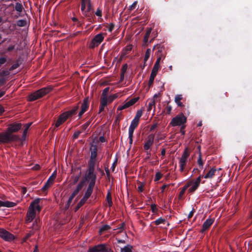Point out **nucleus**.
<instances>
[{
  "mask_svg": "<svg viewBox=\"0 0 252 252\" xmlns=\"http://www.w3.org/2000/svg\"><path fill=\"white\" fill-rule=\"evenodd\" d=\"M96 180V174L94 171H91L87 170L86 173L83 179L80 183H83L82 188L84 186L86 182L90 181L88 186L87 189V191L92 192L95 184Z\"/></svg>",
  "mask_w": 252,
  "mask_h": 252,
  "instance_id": "f257e3e1",
  "label": "nucleus"
},
{
  "mask_svg": "<svg viewBox=\"0 0 252 252\" xmlns=\"http://www.w3.org/2000/svg\"><path fill=\"white\" fill-rule=\"evenodd\" d=\"M52 90V88L51 86H47L39 89L34 93H32L29 96L28 100L32 101L38 99L49 93Z\"/></svg>",
  "mask_w": 252,
  "mask_h": 252,
  "instance_id": "f03ea898",
  "label": "nucleus"
},
{
  "mask_svg": "<svg viewBox=\"0 0 252 252\" xmlns=\"http://www.w3.org/2000/svg\"><path fill=\"white\" fill-rule=\"evenodd\" d=\"M42 199L37 198L32 201L29 206V210L26 215V223H29L32 222L35 218L36 212L35 211V204H39Z\"/></svg>",
  "mask_w": 252,
  "mask_h": 252,
  "instance_id": "7ed1b4c3",
  "label": "nucleus"
},
{
  "mask_svg": "<svg viewBox=\"0 0 252 252\" xmlns=\"http://www.w3.org/2000/svg\"><path fill=\"white\" fill-rule=\"evenodd\" d=\"M19 140L20 137L18 135L11 134L7 130L6 132L0 133V143H9Z\"/></svg>",
  "mask_w": 252,
  "mask_h": 252,
  "instance_id": "20e7f679",
  "label": "nucleus"
},
{
  "mask_svg": "<svg viewBox=\"0 0 252 252\" xmlns=\"http://www.w3.org/2000/svg\"><path fill=\"white\" fill-rule=\"evenodd\" d=\"M161 60V56L158 55V59H157V61L154 64V67L152 69V72L150 75V77L148 82L149 88H150L153 85L155 78L156 76L158 71V70L160 68L159 63Z\"/></svg>",
  "mask_w": 252,
  "mask_h": 252,
  "instance_id": "39448f33",
  "label": "nucleus"
},
{
  "mask_svg": "<svg viewBox=\"0 0 252 252\" xmlns=\"http://www.w3.org/2000/svg\"><path fill=\"white\" fill-rule=\"evenodd\" d=\"M187 118L183 113H181L173 118L170 123V125L172 126H181L186 123Z\"/></svg>",
  "mask_w": 252,
  "mask_h": 252,
  "instance_id": "423d86ee",
  "label": "nucleus"
},
{
  "mask_svg": "<svg viewBox=\"0 0 252 252\" xmlns=\"http://www.w3.org/2000/svg\"><path fill=\"white\" fill-rule=\"evenodd\" d=\"M104 36L103 34L100 33L96 35L92 40L90 45V48L93 49L98 46L103 40Z\"/></svg>",
  "mask_w": 252,
  "mask_h": 252,
  "instance_id": "0eeeda50",
  "label": "nucleus"
},
{
  "mask_svg": "<svg viewBox=\"0 0 252 252\" xmlns=\"http://www.w3.org/2000/svg\"><path fill=\"white\" fill-rule=\"evenodd\" d=\"M0 237L7 241L14 239V236L12 234L3 228L0 229Z\"/></svg>",
  "mask_w": 252,
  "mask_h": 252,
  "instance_id": "6e6552de",
  "label": "nucleus"
},
{
  "mask_svg": "<svg viewBox=\"0 0 252 252\" xmlns=\"http://www.w3.org/2000/svg\"><path fill=\"white\" fill-rule=\"evenodd\" d=\"M22 127V124L20 123L15 122L9 125L7 130L11 134L18 132Z\"/></svg>",
  "mask_w": 252,
  "mask_h": 252,
  "instance_id": "1a4fd4ad",
  "label": "nucleus"
},
{
  "mask_svg": "<svg viewBox=\"0 0 252 252\" xmlns=\"http://www.w3.org/2000/svg\"><path fill=\"white\" fill-rule=\"evenodd\" d=\"M56 177V171H54L49 177L44 185L41 189L43 192L46 191L53 184L54 181Z\"/></svg>",
  "mask_w": 252,
  "mask_h": 252,
  "instance_id": "9d476101",
  "label": "nucleus"
},
{
  "mask_svg": "<svg viewBox=\"0 0 252 252\" xmlns=\"http://www.w3.org/2000/svg\"><path fill=\"white\" fill-rule=\"evenodd\" d=\"M89 106V98L88 97L84 99L81 106V110L79 112V118H81L83 114L87 111Z\"/></svg>",
  "mask_w": 252,
  "mask_h": 252,
  "instance_id": "9b49d317",
  "label": "nucleus"
},
{
  "mask_svg": "<svg viewBox=\"0 0 252 252\" xmlns=\"http://www.w3.org/2000/svg\"><path fill=\"white\" fill-rule=\"evenodd\" d=\"M92 192L88 191H86L85 194L83 198L78 202L77 206L75 207V211H77L81 207H82L86 202V201L91 196Z\"/></svg>",
  "mask_w": 252,
  "mask_h": 252,
  "instance_id": "f8f14e48",
  "label": "nucleus"
},
{
  "mask_svg": "<svg viewBox=\"0 0 252 252\" xmlns=\"http://www.w3.org/2000/svg\"><path fill=\"white\" fill-rule=\"evenodd\" d=\"M106 249L105 244H101L90 248L88 252H104Z\"/></svg>",
  "mask_w": 252,
  "mask_h": 252,
  "instance_id": "ddd939ff",
  "label": "nucleus"
},
{
  "mask_svg": "<svg viewBox=\"0 0 252 252\" xmlns=\"http://www.w3.org/2000/svg\"><path fill=\"white\" fill-rule=\"evenodd\" d=\"M214 222V219L208 218L202 225V229L200 232L202 233H204L206 230H208Z\"/></svg>",
  "mask_w": 252,
  "mask_h": 252,
  "instance_id": "4468645a",
  "label": "nucleus"
},
{
  "mask_svg": "<svg viewBox=\"0 0 252 252\" xmlns=\"http://www.w3.org/2000/svg\"><path fill=\"white\" fill-rule=\"evenodd\" d=\"M68 118L67 116L66 115V114L63 112L62 114H61L56 122L55 125V126L56 127H58L59 126H60L61 125H62L63 123H64Z\"/></svg>",
  "mask_w": 252,
  "mask_h": 252,
  "instance_id": "2eb2a0df",
  "label": "nucleus"
},
{
  "mask_svg": "<svg viewBox=\"0 0 252 252\" xmlns=\"http://www.w3.org/2000/svg\"><path fill=\"white\" fill-rule=\"evenodd\" d=\"M155 138L154 134H150L148 137V139L146 141L144 145V149L146 151L149 150L151 147L152 146L154 143V140Z\"/></svg>",
  "mask_w": 252,
  "mask_h": 252,
  "instance_id": "dca6fc26",
  "label": "nucleus"
},
{
  "mask_svg": "<svg viewBox=\"0 0 252 252\" xmlns=\"http://www.w3.org/2000/svg\"><path fill=\"white\" fill-rule=\"evenodd\" d=\"M91 156L90 158L96 159L97 155V146L96 145L92 144L90 147Z\"/></svg>",
  "mask_w": 252,
  "mask_h": 252,
  "instance_id": "f3484780",
  "label": "nucleus"
},
{
  "mask_svg": "<svg viewBox=\"0 0 252 252\" xmlns=\"http://www.w3.org/2000/svg\"><path fill=\"white\" fill-rule=\"evenodd\" d=\"M83 183H79L77 185L76 189L72 192L71 195L69 196L68 199L72 201L74 197L79 193V192L82 189Z\"/></svg>",
  "mask_w": 252,
  "mask_h": 252,
  "instance_id": "a211bd4d",
  "label": "nucleus"
},
{
  "mask_svg": "<svg viewBox=\"0 0 252 252\" xmlns=\"http://www.w3.org/2000/svg\"><path fill=\"white\" fill-rule=\"evenodd\" d=\"M93 10L92 11H88V9H87L86 12H84V13L83 15L85 17L87 18V20L90 23H93L94 22V15L93 14Z\"/></svg>",
  "mask_w": 252,
  "mask_h": 252,
  "instance_id": "6ab92c4d",
  "label": "nucleus"
},
{
  "mask_svg": "<svg viewBox=\"0 0 252 252\" xmlns=\"http://www.w3.org/2000/svg\"><path fill=\"white\" fill-rule=\"evenodd\" d=\"M79 106L78 103L76 106H74L72 109L65 111L64 112V113L66 114V115L69 118L76 114L77 111L79 109Z\"/></svg>",
  "mask_w": 252,
  "mask_h": 252,
  "instance_id": "aec40b11",
  "label": "nucleus"
},
{
  "mask_svg": "<svg viewBox=\"0 0 252 252\" xmlns=\"http://www.w3.org/2000/svg\"><path fill=\"white\" fill-rule=\"evenodd\" d=\"M96 165V159L90 158L88 164V170L94 171Z\"/></svg>",
  "mask_w": 252,
  "mask_h": 252,
  "instance_id": "412c9836",
  "label": "nucleus"
},
{
  "mask_svg": "<svg viewBox=\"0 0 252 252\" xmlns=\"http://www.w3.org/2000/svg\"><path fill=\"white\" fill-rule=\"evenodd\" d=\"M192 184V182L191 181L189 182L186 185H185L182 189L180 191L179 195V198L181 199L183 195L185 193L186 190Z\"/></svg>",
  "mask_w": 252,
  "mask_h": 252,
  "instance_id": "4be33fe9",
  "label": "nucleus"
},
{
  "mask_svg": "<svg viewBox=\"0 0 252 252\" xmlns=\"http://www.w3.org/2000/svg\"><path fill=\"white\" fill-rule=\"evenodd\" d=\"M81 3L87 6L88 11H92L93 10V5L91 3V0H81Z\"/></svg>",
  "mask_w": 252,
  "mask_h": 252,
  "instance_id": "5701e85b",
  "label": "nucleus"
},
{
  "mask_svg": "<svg viewBox=\"0 0 252 252\" xmlns=\"http://www.w3.org/2000/svg\"><path fill=\"white\" fill-rule=\"evenodd\" d=\"M216 172L215 168H211L210 171L204 176L205 179L212 178Z\"/></svg>",
  "mask_w": 252,
  "mask_h": 252,
  "instance_id": "b1692460",
  "label": "nucleus"
},
{
  "mask_svg": "<svg viewBox=\"0 0 252 252\" xmlns=\"http://www.w3.org/2000/svg\"><path fill=\"white\" fill-rule=\"evenodd\" d=\"M182 95H177L175 97V102L177 104V105L179 107H184V105L181 102V100L182 99Z\"/></svg>",
  "mask_w": 252,
  "mask_h": 252,
  "instance_id": "393cba45",
  "label": "nucleus"
},
{
  "mask_svg": "<svg viewBox=\"0 0 252 252\" xmlns=\"http://www.w3.org/2000/svg\"><path fill=\"white\" fill-rule=\"evenodd\" d=\"M152 29L149 28L147 30L143 39V42L145 44H146L148 42L149 36L151 33Z\"/></svg>",
  "mask_w": 252,
  "mask_h": 252,
  "instance_id": "a878e982",
  "label": "nucleus"
},
{
  "mask_svg": "<svg viewBox=\"0 0 252 252\" xmlns=\"http://www.w3.org/2000/svg\"><path fill=\"white\" fill-rule=\"evenodd\" d=\"M39 221H40V220L39 219H35V220L34 221V222L32 224V228L33 230H37L39 229V228L40 227Z\"/></svg>",
  "mask_w": 252,
  "mask_h": 252,
  "instance_id": "bb28decb",
  "label": "nucleus"
},
{
  "mask_svg": "<svg viewBox=\"0 0 252 252\" xmlns=\"http://www.w3.org/2000/svg\"><path fill=\"white\" fill-rule=\"evenodd\" d=\"M111 229V227L110 225L108 224H105L103 225L99 230V234H102L103 233L105 232L106 231L109 230Z\"/></svg>",
  "mask_w": 252,
  "mask_h": 252,
  "instance_id": "cd10ccee",
  "label": "nucleus"
},
{
  "mask_svg": "<svg viewBox=\"0 0 252 252\" xmlns=\"http://www.w3.org/2000/svg\"><path fill=\"white\" fill-rule=\"evenodd\" d=\"M187 160H186L185 159L180 158V161H179V164H180V170L181 172H183L184 171L185 166H186V163H187Z\"/></svg>",
  "mask_w": 252,
  "mask_h": 252,
  "instance_id": "c85d7f7f",
  "label": "nucleus"
},
{
  "mask_svg": "<svg viewBox=\"0 0 252 252\" xmlns=\"http://www.w3.org/2000/svg\"><path fill=\"white\" fill-rule=\"evenodd\" d=\"M16 205V203L9 201H3V207H6L8 208L10 207H13Z\"/></svg>",
  "mask_w": 252,
  "mask_h": 252,
  "instance_id": "c756f323",
  "label": "nucleus"
},
{
  "mask_svg": "<svg viewBox=\"0 0 252 252\" xmlns=\"http://www.w3.org/2000/svg\"><path fill=\"white\" fill-rule=\"evenodd\" d=\"M23 6L22 3L16 2L15 4V9L19 13L22 12L23 9Z\"/></svg>",
  "mask_w": 252,
  "mask_h": 252,
  "instance_id": "7c9ffc66",
  "label": "nucleus"
},
{
  "mask_svg": "<svg viewBox=\"0 0 252 252\" xmlns=\"http://www.w3.org/2000/svg\"><path fill=\"white\" fill-rule=\"evenodd\" d=\"M199 185L200 184L194 182L192 186L189 189V192L190 193H193L197 189Z\"/></svg>",
  "mask_w": 252,
  "mask_h": 252,
  "instance_id": "2f4dec72",
  "label": "nucleus"
},
{
  "mask_svg": "<svg viewBox=\"0 0 252 252\" xmlns=\"http://www.w3.org/2000/svg\"><path fill=\"white\" fill-rule=\"evenodd\" d=\"M166 221L165 219L162 218H159L155 221H153V223L156 225H158L160 224H164Z\"/></svg>",
  "mask_w": 252,
  "mask_h": 252,
  "instance_id": "473e14b6",
  "label": "nucleus"
},
{
  "mask_svg": "<svg viewBox=\"0 0 252 252\" xmlns=\"http://www.w3.org/2000/svg\"><path fill=\"white\" fill-rule=\"evenodd\" d=\"M106 200L107 201L109 207H111L113 205V202L112 201L111 194L109 191L107 193Z\"/></svg>",
  "mask_w": 252,
  "mask_h": 252,
  "instance_id": "72a5a7b5",
  "label": "nucleus"
},
{
  "mask_svg": "<svg viewBox=\"0 0 252 252\" xmlns=\"http://www.w3.org/2000/svg\"><path fill=\"white\" fill-rule=\"evenodd\" d=\"M108 99L107 97L101 96L100 99V104L105 107L107 106Z\"/></svg>",
  "mask_w": 252,
  "mask_h": 252,
  "instance_id": "f704fd0d",
  "label": "nucleus"
},
{
  "mask_svg": "<svg viewBox=\"0 0 252 252\" xmlns=\"http://www.w3.org/2000/svg\"><path fill=\"white\" fill-rule=\"evenodd\" d=\"M189 153L188 151V148H186L185 150L184 153H183L181 158L187 160L188 158H189Z\"/></svg>",
  "mask_w": 252,
  "mask_h": 252,
  "instance_id": "c9c22d12",
  "label": "nucleus"
},
{
  "mask_svg": "<svg viewBox=\"0 0 252 252\" xmlns=\"http://www.w3.org/2000/svg\"><path fill=\"white\" fill-rule=\"evenodd\" d=\"M132 246L130 245H127L124 248L121 249V252H132Z\"/></svg>",
  "mask_w": 252,
  "mask_h": 252,
  "instance_id": "e433bc0d",
  "label": "nucleus"
},
{
  "mask_svg": "<svg viewBox=\"0 0 252 252\" xmlns=\"http://www.w3.org/2000/svg\"><path fill=\"white\" fill-rule=\"evenodd\" d=\"M118 96H119V94L118 93H116V94L110 95L108 97L107 96V98L108 99V102L109 103H111L116 98H117L118 97Z\"/></svg>",
  "mask_w": 252,
  "mask_h": 252,
  "instance_id": "4c0bfd02",
  "label": "nucleus"
},
{
  "mask_svg": "<svg viewBox=\"0 0 252 252\" xmlns=\"http://www.w3.org/2000/svg\"><path fill=\"white\" fill-rule=\"evenodd\" d=\"M27 25V21L26 20L21 19L17 21V25L18 27H25Z\"/></svg>",
  "mask_w": 252,
  "mask_h": 252,
  "instance_id": "58836bf2",
  "label": "nucleus"
},
{
  "mask_svg": "<svg viewBox=\"0 0 252 252\" xmlns=\"http://www.w3.org/2000/svg\"><path fill=\"white\" fill-rule=\"evenodd\" d=\"M32 123H29L25 125V128L23 131V137L25 138L26 136L27 131H28L29 128H30V127L32 125Z\"/></svg>",
  "mask_w": 252,
  "mask_h": 252,
  "instance_id": "ea45409f",
  "label": "nucleus"
},
{
  "mask_svg": "<svg viewBox=\"0 0 252 252\" xmlns=\"http://www.w3.org/2000/svg\"><path fill=\"white\" fill-rule=\"evenodd\" d=\"M151 54V49H147L146 52L145 53V57H144V64L143 67L145 66L146 62L149 59Z\"/></svg>",
  "mask_w": 252,
  "mask_h": 252,
  "instance_id": "a19ab883",
  "label": "nucleus"
},
{
  "mask_svg": "<svg viewBox=\"0 0 252 252\" xmlns=\"http://www.w3.org/2000/svg\"><path fill=\"white\" fill-rule=\"evenodd\" d=\"M139 97H136L134 98H132L129 100L127 102L129 104L130 106L133 105L134 104H135L139 99Z\"/></svg>",
  "mask_w": 252,
  "mask_h": 252,
  "instance_id": "79ce46f5",
  "label": "nucleus"
},
{
  "mask_svg": "<svg viewBox=\"0 0 252 252\" xmlns=\"http://www.w3.org/2000/svg\"><path fill=\"white\" fill-rule=\"evenodd\" d=\"M129 107H130V105L127 101L123 105L119 106L117 108V111H121L128 108Z\"/></svg>",
  "mask_w": 252,
  "mask_h": 252,
  "instance_id": "37998d69",
  "label": "nucleus"
},
{
  "mask_svg": "<svg viewBox=\"0 0 252 252\" xmlns=\"http://www.w3.org/2000/svg\"><path fill=\"white\" fill-rule=\"evenodd\" d=\"M155 105V101L154 100H151L148 104L147 107V111L150 112L152 109L153 106Z\"/></svg>",
  "mask_w": 252,
  "mask_h": 252,
  "instance_id": "c03bdc74",
  "label": "nucleus"
},
{
  "mask_svg": "<svg viewBox=\"0 0 252 252\" xmlns=\"http://www.w3.org/2000/svg\"><path fill=\"white\" fill-rule=\"evenodd\" d=\"M163 175L160 172H158L155 175L154 181L157 182L159 181L162 177Z\"/></svg>",
  "mask_w": 252,
  "mask_h": 252,
  "instance_id": "a18cd8bd",
  "label": "nucleus"
},
{
  "mask_svg": "<svg viewBox=\"0 0 252 252\" xmlns=\"http://www.w3.org/2000/svg\"><path fill=\"white\" fill-rule=\"evenodd\" d=\"M91 122H92V120H90L88 121L87 122H86L85 124H83L81 126V128H82V129L83 131H85L88 128L89 126L91 123Z\"/></svg>",
  "mask_w": 252,
  "mask_h": 252,
  "instance_id": "49530a36",
  "label": "nucleus"
},
{
  "mask_svg": "<svg viewBox=\"0 0 252 252\" xmlns=\"http://www.w3.org/2000/svg\"><path fill=\"white\" fill-rule=\"evenodd\" d=\"M109 90H110V88L109 87L105 88L103 90L101 96L107 97V94L109 92Z\"/></svg>",
  "mask_w": 252,
  "mask_h": 252,
  "instance_id": "de8ad7c7",
  "label": "nucleus"
},
{
  "mask_svg": "<svg viewBox=\"0 0 252 252\" xmlns=\"http://www.w3.org/2000/svg\"><path fill=\"white\" fill-rule=\"evenodd\" d=\"M9 70H2L0 72V76L4 77L7 76L10 74Z\"/></svg>",
  "mask_w": 252,
  "mask_h": 252,
  "instance_id": "09e8293b",
  "label": "nucleus"
},
{
  "mask_svg": "<svg viewBox=\"0 0 252 252\" xmlns=\"http://www.w3.org/2000/svg\"><path fill=\"white\" fill-rule=\"evenodd\" d=\"M127 63L123 64L121 69V73L125 74L127 69Z\"/></svg>",
  "mask_w": 252,
  "mask_h": 252,
  "instance_id": "8fccbe9b",
  "label": "nucleus"
},
{
  "mask_svg": "<svg viewBox=\"0 0 252 252\" xmlns=\"http://www.w3.org/2000/svg\"><path fill=\"white\" fill-rule=\"evenodd\" d=\"M197 163L199 165V166L201 168H203V162L202 160V158H201V154L200 153L199 154V158L197 160Z\"/></svg>",
  "mask_w": 252,
  "mask_h": 252,
  "instance_id": "3c124183",
  "label": "nucleus"
},
{
  "mask_svg": "<svg viewBox=\"0 0 252 252\" xmlns=\"http://www.w3.org/2000/svg\"><path fill=\"white\" fill-rule=\"evenodd\" d=\"M19 65H20V64L18 63H14L13 65H12L9 68V70L10 71H12V70H14L15 69L17 68V67H18L19 66Z\"/></svg>",
  "mask_w": 252,
  "mask_h": 252,
  "instance_id": "603ef678",
  "label": "nucleus"
},
{
  "mask_svg": "<svg viewBox=\"0 0 252 252\" xmlns=\"http://www.w3.org/2000/svg\"><path fill=\"white\" fill-rule=\"evenodd\" d=\"M80 177V174L78 175H76L73 177V181L72 184L73 185L76 184L79 181Z\"/></svg>",
  "mask_w": 252,
  "mask_h": 252,
  "instance_id": "864d4df0",
  "label": "nucleus"
},
{
  "mask_svg": "<svg viewBox=\"0 0 252 252\" xmlns=\"http://www.w3.org/2000/svg\"><path fill=\"white\" fill-rule=\"evenodd\" d=\"M135 128L129 126L128 129V136H133L134 130Z\"/></svg>",
  "mask_w": 252,
  "mask_h": 252,
  "instance_id": "5fc2aeb1",
  "label": "nucleus"
},
{
  "mask_svg": "<svg viewBox=\"0 0 252 252\" xmlns=\"http://www.w3.org/2000/svg\"><path fill=\"white\" fill-rule=\"evenodd\" d=\"M142 114H143V112L141 110H138L137 112H136V114L135 116V117L138 118V119H140V117L142 116Z\"/></svg>",
  "mask_w": 252,
  "mask_h": 252,
  "instance_id": "6e6d98bb",
  "label": "nucleus"
},
{
  "mask_svg": "<svg viewBox=\"0 0 252 252\" xmlns=\"http://www.w3.org/2000/svg\"><path fill=\"white\" fill-rule=\"evenodd\" d=\"M144 184L142 183H140V185L138 186V191L139 192H142L143 191Z\"/></svg>",
  "mask_w": 252,
  "mask_h": 252,
  "instance_id": "4d7b16f0",
  "label": "nucleus"
},
{
  "mask_svg": "<svg viewBox=\"0 0 252 252\" xmlns=\"http://www.w3.org/2000/svg\"><path fill=\"white\" fill-rule=\"evenodd\" d=\"M151 207L152 211L153 213H156L157 212L158 209L157 208V205L156 204H152L151 206Z\"/></svg>",
  "mask_w": 252,
  "mask_h": 252,
  "instance_id": "13d9d810",
  "label": "nucleus"
},
{
  "mask_svg": "<svg viewBox=\"0 0 252 252\" xmlns=\"http://www.w3.org/2000/svg\"><path fill=\"white\" fill-rule=\"evenodd\" d=\"M138 124L139 123L132 121L130 126L136 128L137 127Z\"/></svg>",
  "mask_w": 252,
  "mask_h": 252,
  "instance_id": "bf43d9fd",
  "label": "nucleus"
},
{
  "mask_svg": "<svg viewBox=\"0 0 252 252\" xmlns=\"http://www.w3.org/2000/svg\"><path fill=\"white\" fill-rule=\"evenodd\" d=\"M81 131H75L74 134H73V138L74 139H77L78 138V137H79V136L80 135V134H81Z\"/></svg>",
  "mask_w": 252,
  "mask_h": 252,
  "instance_id": "052dcab7",
  "label": "nucleus"
},
{
  "mask_svg": "<svg viewBox=\"0 0 252 252\" xmlns=\"http://www.w3.org/2000/svg\"><path fill=\"white\" fill-rule=\"evenodd\" d=\"M166 113L168 114H170L171 113V111L172 110V106L171 105L167 104V105L166 107Z\"/></svg>",
  "mask_w": 252,
  "mask_h": 252,
  "instance_id": "680f3d73",
  "label": "nucleus"
},
{
  "mask_svg": "<svg viewBox=\"0 0 252 252\" xmlns=\"http://www.w3.org/2000/svg\"><path fill=\"white\" fill-rule=\"evenodd\" d=\"M115 25L113 23H111L108 26V30L109 32H111L114 28Z\"/></svg>",
  "mask_w": 252,
  "mask_h": 252,
  "instance_id": "e2e57ef3",
  "label": "nucleus"
},
{
  "mask_svg": "<svg viewBox=\"0 0 252 252\" xmlns=\"http://www.w3.org/2000/svg\"><path fill=\"white\" fill-rule=\"evenodd\" d=\"M137 4V1H134V2H133V3H132L130 6V7H129V9H130V10H133V9L135 8V7H136V6Z\"/></svg>",
  "mask_w": 252,
  "mask_h": 252,
  "instance_id": "0e129e2a",
  "label": "nucleus"
},
{
  "mask_svg": "<svg viewBox=\"0 0 252 252\" xmlns=\"http://www.w3.org/2000/svg\"><path fill=\"white\" fill-rule=\"evenodd\" d=\"M95 14L98 17H101V16H102L101 10L100 9L98 8L97 9L96 11L95 12Z\"/></svg>",
  "mask_w": 252,
  "mask_h": 252,
  "instance_id": "69168bd1",
  "label": "nucleus"
},
{
  "mask_svg": "<svg viewBox=\"0 0 252 252\" xmlns=\"http://www.w3.org/2000/svg\"><path fill=\"white\" fill-rule=\"evenodd\" d=\"M194 212H195V210L194 209H193L189 212V214L188 216V218L189 220L190 219H191L192 218V217L193 216V215Z\"/></svg>",
  "mask_w": 252,
  "mask_h": 252,
  "instance_id": "338daca9",
  "label": "nucleus"
},
{
  "mask_svg": "<svg viewBox=\"0 0 252 252\" xmlns=\"http://www.w3.org/2000/svg\"><path fill=\"white\" fill-rule=\"evenodd\" d=\"M15 48V45H12L9 46L6 49V51L7 52H11Z\"/></svg>",
  "mask_w": 252,
  "mask_h": 252,
  "instance_id": "774afa93",
  "label": "nucleus"
}]
</instances>
